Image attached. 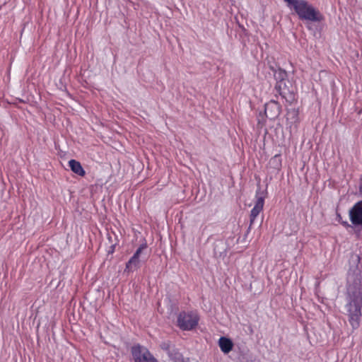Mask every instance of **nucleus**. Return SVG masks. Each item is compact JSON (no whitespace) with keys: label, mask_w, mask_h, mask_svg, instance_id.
I'll return each mask as SVG.
<instances>
[{"label":"nucleus","mask_w":362,"mask_h":362,"mask_svg":"<svg viewBox=\"0 0 362 362\" xmlns=\"http://www.w3.org/2000/svg\"><path fill=\"white\" fill-rule=\"evenodd\" d=\"M345 310L351 328L357 329L362 317V281L360 276H356L348 281Z\"/></svg>","instance_id":"1"},{"label":"nucleus","mask_w":362,"mask_h":362,"mask_svg":"<svg viewBox=\"0 0 362 362\" xmlns=\"http://www.w3.org/2000/svg\"><path fill=\"white\" fill-rule=\"evenodd\" d=\"M288 6L293 9L299 18L312 22H320L324 19L323 15L306 0H284Z\"/></svg>","instance_id":"2"},{"label":"nucleus","mask_w":362,"mask_h":362,"mask_svg":"<svg viewBox=\"0 0 362 362\" xmlns=\"http://www.w3.org/2000/svg\"><path fill=\"white\" fill-rule=\"evenodd\" d=\"M199 320L195 313L182 312L177 317V325L182 330H192L198 325Z\"/></svg>","instance_id":"3"},{"label":"nucleus","mask_w":362,"mask_h":362,"mask_svg":"<svg viewBox=\"0 0 362 362\" xmlns=\"http://www.w3.org/2000/svg\"><path fill=\"white\" fill-rule=\"evenodd\" d=\"M132 354L135 362H158L146 347L140 345L132 348Z\"/></svg>","instance_id":"4"},{"label":"nucleus","mask_w":362,"mask_h":362,"mask_svg":"<svg viewBox=\"0 0 362 362\" xmlns=\"http://www.w3.org/2000/svg\"><path fill=\"white\" fill-rule=\"evenodd\" d=\"M147 248V244L143 243L139 245L133 256L126 263L125 272H132L139 268L140 262V255L142 252Z\"/></svg>","instance_id":"5"},{"label":"nucleus","mask_w":362,"mask_h":362,"mask_svg":"<svg viewBox=\"0 0 362 362\" xmlns=\"http://www.w3.org/2000/svg\"><path fill=\"white\" fill-rule=\"evenodd\" d=\"M281 111V105L278 102L272 100L265 104L264 113L267 118L273 120L279 116Z\"/></svg>","instance_id":"6"},{"label":"nucleus","mask_w":362,"mask_h":362,"mask_svg":"<svg viewBox=\"0 0 362 362\" xmlns=\"http://www.w3.org/2000/svg\"><path fill=\"white\" fill-rule=\"evenodd\" d=\"M349 215L352 224L362 226V201L356 202L352 206Z\"/></svg>","instance_id":"7"},{"label":"nucleus","mask_w":362,"mask_h":362,"mask_svg":"<svg viewBox=\"0 0 362 362\" xmlns=\"http://www.w3.org/2000/svg\"><path fill=\"white\" fill-rule=\"evenodd\" d=\"M286 74L284 71L279 73V80L277 81L274 89L277 94L283 98H286L287 93H289L288 87L286 85L287 80L286 79Z\"/></svg>","instance_id":"8"},{"label":"nucleus","mask_w":362,"mask_h":362,"mask_svg":"<svg viewBox=\"0 0 362 362\" xmlns=\"http://www.w3.org/2000/svg\"><path fill=\"white\" fill-rule=\"evenodd\" d=\"M259 192H256V201L254 207L251 210L250 216V225H252L255 222V220L259 214V213L263 210L264 204V197H259Z\"/></svg>","instance_id":"9"},{"label":"nucleus","mask_w":362,"mask_h":362,"mask_svg":"<svg viewBox=\"0 0 362 362\" xmlns=\"http://www.w3.org/2000/svg\"><path fill=\"white\" fill-rule=\"evenodd\" d=\"M218 346L222 352L228 354L233 348V343L229 338L221 337L218 339Z\"/></svg>","instance_id":"10"},{"label":"nucleus","mask_w":362,"mask_h":362,"mask_svg":"<svg viewBox=\"0 0 362 362\" xmlns=\"http://www.w3.org/2000/svg\"><path fill=\"white\" fill-rule=\"evenodd\" d=\"M69 166L71 168V171L75 174L83 177L86 175V171L83 168L80 162L71 159L69 161Z\"/></svg>","instance_id":"11"},{"label":"nucleus","mask_w":362,"mask_h":362,"mask_svg":"<svg viewBox=\"0 0 362 362\" xmlns=\"http://www.w3.org/2000/svg\"><path fill=\"white\" fill-rule=\"evenodd\" d=\"M269 165L276 169L279 170L281 168V154H276L271 158L269 160Z\"/></svg>","instance_id":"12"},{"label":"nucleus","mask_w":362,"mask_h":362,"mask_svg":"<svg viewBox=\"0 0 362 362\" xmlns=\"http://www.w3.org/2000/svg\"><path fill=\"white\" fill-rule=\"evenodd\" d=\"M265 115L264 113L259 112V114L257 116V125L259 127L262 128L266 124V119H265Z\"/></svg>","instance_id":"13"},{"label":"nucleus","mask_w":362,"mask_h":362,"mask_svg":"<svg viewBox=\"0 0 362 362\" xmlns=\"http://www.w3.org/2000/svg\"><path fill=\"white\" fill-rule=\"evenodd\" d=\"M359 192L362 194V175H361V184H360V186H359Z\"/></svg>","instance_id":"14"},{"label":"nucleus","mask_w":362,"mask_h":362,"mask_svg":"<svg viewBox=\"0 0 362 362\" xmlns=\"http://www.w3.org/2000/svg\"><path fill=\"white\" fill-rule=\"evenodd\" d=\"M161 347H162V349H168V345H167L165 343H163V344L161 345Z\"/></svg>","instance_id":"15"},{"label":"nucleus","mask_w":362,"mask_h":362,"mask_svg":"<svg viewBox=\"0 0 362 362\" xmlns=\"http://www.w3.org/2000/svg\"><path fill=\"white\" fill-rule=\"evenodd\" d=\"M342 224L344 226H350L349 224H348V223L346 221H344L342 223Z\"/></svg>","instance_id":"16"}]
</instances>
